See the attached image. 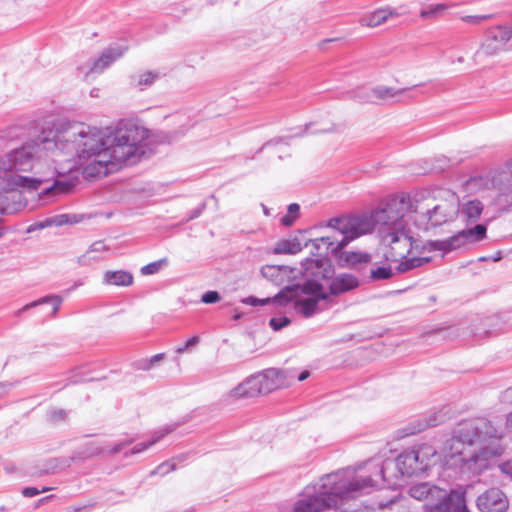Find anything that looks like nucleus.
Masks as SVG:
<instances>
[{
    "label": "nucleus",
    "instance_id": "1",
    "mask_svg": "<svg viewBox=\"0 0 512 512\" xmlns=\"http://www.w3.org/2000/svg\"><path fill=\"white\" fill-rule=\"evenodd\" d=\"M503 431L487 419L463 422L454 429L438 454L429 444L403 451L396 459L371 458L354 467V492H368L383 480L397 487L400 477L424 472L441 461L448 468L467 476H479L503 455Z\"/></svg>",
    "mask_w": 512,
    "mask_h": 512
},
{
    "label": "nucleus",
    "instance_id": "2",
    "mask_svg": "<svg viewBox=\"0 0 512 512\" xmlns=\"http://www.w3.org/2000/svg\"><path fill=\"white\" fill-rule=\"evenodd\" d=\"M106 133L95 126L83 123L61 124L54 130L43 131L36 138L0 154V193L25 189L37 190L45 178L29 177L28 172H38V165L48 152L76 158L85 178L108 175L105 166Z\"/></svg>",
    "mask_w": 512,
    "mask_h": 512
},
{
    "label": "nucleus",
    "instance_id": "3",
    "mask_svg": "<svg viewBox=\"0 0 512 512\" xmlns=\"http://www.w3.org/2000/svg\"><path fill=\"white\" fill-rule=\"evenodd\" d=\"M413 205L409 197H391L374 208L354 213V239L377 233L386 260L400 262L401 273L421 266L427 258L410 257L414 240L409 227V213Z\"/></svg>",
    "mask_w": 512,
    "mask_h": 512
},
{
    "label": "nucleus",
    "instance_id": "4",
    "mask_svg": "<svg viewBox=\"0 0 512 512\" xmlns=\"http://www.w3.org/2000/svg\"><path fill=\"white\" fill-rule=\"evenodd\" d=\"M352 471L349 469L325 475L306 487L291 512H351Z\"/></svg>",
    "mask_w": 512,
    "mask_h": 512
},
{
    "label": "nucleus",
    "instance_id": "5",
    "mask_svg": "<svg viewBox=\"0 0 512 512\" xmlns=\"http://www.w3.org/2000/svg\"><path fill=\"white\" fill-rule=\"evenodd\" d=\"M150 130L137 119H122L106 132L105 166L108 174L138 163L146 153Z\"/></svg>",
    "mask_w": 512,
    "mask_h": 512
},
{
    "label": "nucleus",
    "instance_id": "6",
    "mask_svg": "<svg viewBox=\"0 0 512 512\" xmlns=\"http://www.w3.org/2000/svg\"><path fill=\"white\" fill-rule=\"evenodd\" d=\"M415 223L420 229L442 225L459 213V198L451 190H436L431 197L415 199Z\"/></svg>",
    "mask_w": 512,
    "mask_h": 512
},
{
    "label": "nucleus",
    "instance_id": "7",
    "mask_svg": "<svg viewBox=\"0 0 512 512\" xmlns=\"http://www.w3.org/2000/svg\"><path fill=\"white\" fill-rule=\"evenodd\" d=\"M327 298L323 287L315 281H307L302 286L294 285L283 288L273 297V302L285 306L294 301L297 313L308 318L321 311L320 306Z\"/></svg>",
    "mask_w": 512,
    "mask_h": 512
},
{
    "label": "nucleus",
    "instance_id": "8",
    "mask_svg": "<svg viewBox=\"0 0 512 512\" xmlns=\"http://www.w3.org/2000/svg\"><path fill=\"white\" fill-rule=\"evenodd\" d=\"M352 240V229L342 231L334 229L330 235L316 238L311 241L313 247L322 254L324 249L326 252H331L339 265H349L352 261V252L346 251V246Z\"/></svg>",
    "mask_w": 512,
    "mask_h": 512
},
{
    "label": "nucleus",
    "instance_id": "9",
    "mask_svg": "<svg viewBox=\"0 0 512 512\" xmlns=\"http://www.w3.org/2000/svg\"><path fill=\"white\" fill-rule=\"evenodd\" d=\"M486 237V226L478 224L473 228L465 229L447 240L437 241L434 247L439 250L451 251L479 242Z\"/></svg>",
    "mask_w": 512,
    "mask_h": 512
},
{
    "label": "nucleus",
    "instance_id": "10",
    "mask_svg": "<svg viewBox=\"0 0 512 512\" xmlns=\"http://www.w3.org/2000/svg\"><path fill=\"white\" fill-rule=\"evenodd\" d=\"M512 38V26H496L490 28L481 44V51L487 56H495L506 50Z\"/></svg>",
    "mask_w": 512,
    "mask_h": 512
},
{
    "label": "nucleus",
    "instance_id": "11",
    "mask_svg": "<svg viewBox=\"0 0 512 512\" xmlns=\"http://www.w3.org/2000/svg\"><path fill=\"white\" fill-rule=\"evenodd\" d=\"M409 90V88H396L386 85H378L366 95L362 89H357L356 97L365 102L394 103Z\"/></svg>",
    "mask_w": 512,
    "mask_h": 512
},
{
    "label": "nucleus",
    "instance_id": "12",
    "mask_svg": "<svg viewBox=\"0 0 512 512\" xmlns=\"http://www.w3.org/2000/svg\"><path fill=\"white\" fill-rule=\"evenodd\" d=\"M476 505L482 512H505L509 507V501L502 490L490 488L478 496Z\"/></svg>",
    "mask_w": 512,
    "mask_h": 512
},
{
    "label": "nucleus",
    "instance_id": "13",
    "mask_svg": "<svg viewBox=\"0 0 512 512\" xmlns=\"http://www.w3.org/2000/svg\"><path fill=\"white\" fill-rule=\"evenodd\" d=\"M431 512H470L466 506L464 494L458 491L447 493L442 489L440 496H437Z\"/></svg>",
    "mask_w": 512,
    "mask_h": 512
},
{
    "label": "nucleus",
    "instance_id": "14",
    "mask_svg": "<svg viewBox=\"0 0 512 512\" xmlns=\"http://www.w3.org/2000/svg\"><path fill=\"white\" fill-rule=\"evenodd\" d=\"M257 378L261 384V390L263 394L269 393L273 390L289 386L291 384V376L288 379L286 372L283 370L270 368L257 374Z\"/></svg>",
    "mask_w": 512,
    "mask_h": 512
},
{
    "label": "nucleus",
    "instance_id": "15",
    "mask_svg": "<svg viewBox=\"0 0 512 512\" xmlns=\"http://www.w3.org/2000/svg\"><path fill=\"white\" fill-rule=\"evenodd\" d=\"M401 14L396 8L384 6L365 13L359 19V25L368 28H377L389 20L399 17Z\"/></svg>",
    "mask_w": 512,
    "mask_h": 512
},
{
    "label": "nucleus",
    "instance_id": "16",
    "mask_svg": "<svg viewBox=\"0 0 512 512\" xmlns=\"http://www.w3.org/2000/svg\"><path fill=\"white\" fill-rule=\"evenodd\" d=\"M127 50L128 46L126 45H115L108 47L96 60L91 63L88 71L86 72V76H88L90 73H102L113 62L122 57Z\"/></svg>",
    "mask_w": 512,
    "mask_h": 512
},
{
    "label": "nucleus",
    "instance_id": "17",
    "mask_svg": "<svg viewBox=\"0 0 512 512\" xmlns=\"http://www.w3.org/2000/svg\"><path fill=\"white\" fill-rule=\"evenodd\" d=\"M442 489L427 482L417 483L409 488V495L418 500L423 501L426 512H431L432 506L440 496Z\"/></svg>",
    "mask_w": 512,
    "mask_h": 512
},
{
    "label": "nucleus",
    "instance_id": "18",
    "mask_svg": "<svg viewBox=\"0 0 512 512\" xmlns=\"http://www.w3.org/2000/svg\"><path fill=\"white\" fill-rule=\"evenodd\" d=\"M263 394L261 384L256 375L246 378L238 386L230 391V396L236 399L255 397Z\"/></svg>",
    "mask_w": 512,
    "mask_h": 512
},
{
    "label": "nucleus",
    "instance_id": "19",
    "mask_svg": "<svg viewBox=\"0 0 512 512\" xmlns=\"http://www.w3.org/2000/svg\"><path fill=\"white\" fill-rule=\"evenodd\" d=\"M133 275L126 270H107L103 273L102 283L107 286L128 287L133 284Z\"/></svg>",
    "mask_w": 512,
    "mask_h": 512
},
{
    "label": "nucleus",
    "instance_id": "20",
    "mask_svg": "<svg viewBox=\"0 0 512 512\" xmlns=\"http://www.w3.org/2000/svg\"><path fill=\"white\" fill-rule=\"evenodd\" d=\"M392 276H393V272L390 267L372 268L367 273L360 272L359 278H356L354 276V288H356L360 283H363V282L389 279Z\"/></svg>",
    "mask_w": 512,
    "mask_h": 512
},
{
    "label": "nucleus",
    "instance_id": "21",
    "mask_svg": "<svg viewBox=\"0 0 512 512\" xmlns=\"http://www.w3.org/2000/svg\"><path fill=\"white\" fill-rule=\"evenodd\" d=\"M302 250V245L297 238L282 239L273 248L274 254H297Z\"/></svg>",
    "mask_w": 512,
    "mask_h": 512
},
{
    "label": "nucleus",
    "instance_id": "22",
    "mask_svg": "<svg viewBox=\"0 0 512 512\" xmlns=\"http://www.w3.org/2000/svg\"><path fill=\"white\" fill-rule=\"evenodd\" d=\"M106 250L107 247L103 241H95L90 245L88 250L82 256L79 257L78 262L81 265H87L92 260H99L101 259L100 254H102Z\"/></svg>",
    "mask_w": 512,
    "mask_h": 512
},
{
    "label": "nucleus",
    "instance_id": "23",
    "mask_svg": "<svg viewBox=\"0 0 512 512\" xmlns=\"http://www.w3.org/2000/svg\"><path fill=\"white\" fill-rule=\"evenodd\" d=\"M483 211V205L478 200H470L463 204L461 213L467 221H476Z\"/></svg>",
    "mask_w": 512,
    "mask_h": 512
},
{
    "label": "nucleus",
    "instance_id": "24",
    "mask_svg": "<svg viewBox=\"0 0 512 512\" xmlns=\"http://www.w3.org/2000/svg\"><path fill=\"white\" fill-rule=\"evenodd\" d=\"M46 303H50L52 304L53 306V310H52V316H55L61 306V303H62V298L58 295H48V296H45L43 298H40L36 301H33L31 303H28L26 304L23 308H22V311H26L30 308H34L36 306H39V305H42V304H46Z\"/></svg>",
    "mask_w": 512,
    "mask_h": 512
},
{
    "label": "nucleus",
    "instance_id": "25",
    "mask_svg": "<svg viewBox=\"0 0 512 512\" xmlns=\"http://www.w3.org/2000/svg\"><path fill=\"white\" fill-rule=\"evenodd\" d=\"M160 78V73L157 71H144L133 76V82L135 86L143 90L146 87L151 86L156 80Z\"/></svg>",
    "mask_w": 512,
    "mask_h": 512
},
{
    "label": "nucleus",
    "instance_id": "26",
    "mask_svg": "<svg viewBox=\"0 0 512 512\" xmlns=\"http://www.w3.org/2000/svg\"><path fill=\"white\" fill-rule=\"evenodd\" d=\"M352 289V276L348 274L337 276L330 284L332 294H339Z\"/></svg>",
    "mask_w": 512,
    "mask_h": 512
},
{
    "label": "nucleus",
    "instance_id": "27",
    "mask_svg": "<svg viewBox=\"0 0 512 512\" xmlns=\"http://www.w3.org/2000/svg\"><path fill=\"white\" fill-rule=\"evenodd\" d=\"M170 430L160 431L156 432L153 438L147 442L138 443L131 449V454H138L146 449H148L150 446L154 445L156 442H158L161 438L165 436V434H168Z\"/></svg>",
    "mask_w": 512,
    "mask_h": 512
},
{
    "label": "nucleus",
    "instance_id": "28",
    "mask_svg": "<svg viewBox=\"0 0 512 512\" xmlns=\"http://www.w3.org/2000/svg\"><path fill=\"white\" fill-rule=\"evenodd\" d=\"M300 206L297 203L288 205L287 213L281 218V224L284 226H291L299 217Z\"/></svg>",
    "mask_w": 512,
    "mask_h": 512
},
{
    "label": "nucleus",
    "instance_id": "29",
    "mask_svg": "<svg viewBox=\"0 0 512 512\" xmlns=\"http://www.w3.org/2000/svg\"><path fill=\"white\" fill-rule=\"evenodd\" d=\"M261 274L266 279L277 283L279 278L281 277L282 270L279 266L266 265V266L262 267Z\"/></svg>",
    "mask_w": 512,
    "mask_h": 512
},
{
    "label": "nucleus",
    "instance_id": "30",
    "mask_svg": "<svg viewBox=\"0 0 512 512\" xmlns=\"http://www.w3.org/2000/svg\"><path fill=\"white\" fill-rule=\"evenodd\" d=\"M167 263V259L164 258V259H160L158 261H155V262H151L145 266H143L141 268V273L143 275H152V274H155L157 273L163 265H165Z\"/></svg>",
    "mask_w": 512,
    "mask_h": 512
},
{
    "label": "nucleus",
    "instance_id": "31",
    "mask_svg": "<svg viewBox=\"0 0 512 512\" xmlns=\"http://www.w3.org/2000/svg\"><path fill=\"white\" fill-rule=\"evenodd\" d=\"M72 185L69 182L55 180L54 184L47 188L45 194L56 192V193H66L71 189Z\"/></svg>",
    "mask_w": 512,
    "mask_h": 512
},
{
    "label": "nucleus",
    "instance_id": "32",
    "mask_svg": "<svg viewBox=\"0 0 512 512\" xmlns=\"http://www.w3.org/2000/svg\"><path fill=\"white\" fill-rule=\"evenodd\" d=\"M446 9H447V6L445 4L432 5L426 10H421L420 17L421 18L435 17L439 12H442Z\"/></svg>",
    "mask_w": 512,
    "mask_h": 512
},
{
    "label": "nucleus",
    "instance_id": "33",
    "mask_svg": "<svg viewBox=\"0 0 512 512\" xmlns=\"http://www.w3.org/2000/svg\"><path fill=\"white\" fill-rule=\"evenodd\" d=\"M371 262V255L365 252H354V272L360 271L359 266Z\"/></svg>",
    "mask_w": 512,
    "mask_h": 512
},
{
    "label": "nucleus",
    "instance_id": "34",
    "mask_svg": "<svg viewBox=\"0 0 512 512\" xmlns=\"http://www.w3.org/2000/svg\"><path fill=\"white\" fill-rule=\"evenodd\" d=\"M490 17V15H466L461 17V20L468 24L480 25L482 22L490 19Z\"/></svg>",
    "mask_w": 512,
    "mask_h": 512
},
{
    "label": "nucleus",
    "instance_id": "35",
    "mask_svg": "<svg viewBox=\"0 0 512 512\" xmlns=\"http://www.w3.org/2000/svg\"><path fill=\"white\" fill-rule=\"evenodd\" d=\"M271 328L275 331L282 329L283 327L290 324V319L287 317L283 318H271L269 321Z\"/></svg>",
    "mask_w": 512,
    "mask_h": 512
},
{
    "label": "nucleus",
    "instance_id": "36",
    "mask_svg": "<svg viewBox=\"0 0 512 512\" xmlns=\"http://www.w3.org/2000/svg\"><path fill=\"white\" fill-rule=\"evenodd\" d=\"M173 470H175V464L173 462H164V463L160 464L155 469V471L152 472V474H158V475L164 476Z\"/></svg>",
    "mask_w": 512,
    "mask_h": 512
},
{
    "label": "nucleus",
    "instance_id": "37",
    "mask_svg": "<svg viewBox=\"0 0 512 512\" xmlns=\"http://www.w3.org/2000/svg\"><path fill=\"white\" fill-rule=\"evenodd\" d=\"M199 337L198 336H193L192 338H190L187 342H185L183 345H180L176 348V352L178 354H182L184 353L186 350H188L190 347H193L195 345L198 344L199 342Z\"/></svg>",
    "mask_w": 512,
    "mask_h": 512
},
{
    "label": "nucleus",
    "instance_id": "38",
    "mask_svg": "<svg viewBox=\"0 0 512 512\" xmlns=\"http://www.w3.org/2000/svg\"><path fill=\"white\" fill-rule=\"evenodd\" d=\"M201 300L206 304L216 303L220 300V295L216 291H208L203 294Z\"/></svg>",
    "mask_w": 512,
    "mask_h": 512
},
{
    "label": "nucleus",
    "instance_id": "39",
    "mask_svg": "<svg viewBox=\"0 0 512 512\" xmlns=\"http://www.w3.org/2000/svg\"><path fill=\"white\" fill-rule=\"evenodd\" d=\"M48 417L54 422L62 421L66 418V412L62 409H53L48 413Z\"/></svg>",
    "mask_w": 512,
    "mask_h": 512
},
{
    "label": "nucleus",
    "instance_id": "40",
    "mask_svg": "<svg viewBox=\"0 0 512 512\" xmlns=\"http://www.w3.org/2000/svg\"><path fill=\"white\" fill-rule=\"evenodd\" d=\"M50 490V488L48 487H44L41 492H46ZM40 493V490H38L37 488L35 487H26L22 490V494L23 496L25 497H34L36 495H38Z\"/></svg>",
    "mask_w": 512,
    "mask_h": 512
},
{
    "label": "nucleus",
    "instance_id": "41",
    "mask_svg": "<svg viewBox=\"0 0 512 512\" xmlns=\"http://www.w3.org/2000/svg\"><path fill=\"white\" fill-rule=\"evenodd\" d=\"M270 301H273V298L272 299H270V298L258 299L255 297H249L244 302L251 304L253 306H256V305H265V304L269 303Z\"/></svg>",
    "mask_w": 512,
    "mask_h": 512
},
{
    "label": "nucleus",
    "instance_id": "42",
    "mask_svg": "<svg viewBox=\"0 0 512 512\" xmlns=\"http://www.w3.org/2000/svg\"><path fill=\"white\" fill-rule=\"evenodd\" d=\"M499 469L503 474L507 475L509 478L512 479V459L502 463L499 466Z\"/></svg>",
    "mask_w": 512,
    "mask_h": 512
},
{
    "label": "nucleus",
    "instance_id": "43",
    "mask_svg": "<svg viewBox=\"0 0 512 512\" xmlns=\"http://www.w3.org/2000/svg\"><path fill=\"white\" fill-rule=\"evenodd\" d=\"M64 223H67L66 215H61V216H59L56 219L47 220L45 226H49V225H52V224L62 225ZM42 227H44V225H42Z\"/></svg>",
    "mask_w": 512,
    "mask_h": 512
},
{
    "label": "nucleus",
    "instance_id": "44",
    "mask_svg": "<svg viewBox=\"0 0 512 512\" xmlns=\"http://www.w3.org/2000/svg\"><path fill=\"white\" fill-rule=\"evenodd\" d=\"M128 443L127 442H121V443H118L116 445H114L113 447H111L108 452L111 453V454H115V453H118L120 452L125 446H127Z\"/></svg>",
    "mask_w": 512,
    "mask_h": 512
},
{
    "label": "nucleus",
    "instance_id": "45",
    "mask_svg": "<svg viewBox=\"0 0 512 512\" xmlns=\"http://www.w3.org/2000/svg\"><path fill=\"white\" fill-rule=\"evenodd\" d=\"M164 357V354L160 353V354H156L154 355L151 359H150V366L154 365V363L162 360Z\"/></svg>",
    "mask_w": 512,
    "mask_h": 512
},
{
    "label": "nucleus",
    "instance_id": "46",
    "mask_svg": "<svg viewBox=\"0 0 512 512\" xmlns=\"http://www.w3.org/2000/svg\"><path fill=\"white\" fill-rule=\"evenodd\" d=\"M310 373L309 371L305 370V371H302L298 376H297V380L298 381H304L306 380L308 377H309Z\"/></svg>",
    "mask_w": 512,
    "mask_h": 512
},
{
    "label": "nucleus",
    "instance_id": "47",
    "mask_svg": "<svg viewBox=\"0 0 512 512\" xmlns=\"http://www.w3.org/2000/svg\"><path fill=\"white\" fill-rule=\"evenodd\" d=\"M507 426L512 429V412L507 415Z\"/></svg>",
    "mask_w": 512,
    "mask_h": 512
},
{
    "label": "nucleus",
    "instance_id": "48",
    "mask_svg": "<svg viewBox=\"0 0 512 512\" xmlns=\"http://www.w3.org/2000/svg\"><path fill=\"white\" fill-rule=\"evenodd\" d=\"M83 284H84L83 281H77L73 284V286L69 289V291H72V290L76 289L77 287L82 286Z\"/></svg>",
    "mask_w": 512,
    "mask_h": 512
},
{
    "label": "nucleus",
    "instance_id": "49",
    "mask_svg": "<svg viewBox=\"0 0 512 512\" xmlns=\"http://www.w3.org/2000/svg\"><path fill=\"white\" fill-rule=\"evenodd\" d=\"M67 162H68L67 170H68V171H70V170H72V169L74 168V164H75V162H74V161H72V159H70V158H69V159H67Z\"/></svg>",
    "mask_w": 512,
    "mask_h": 512
},
{
    "label": "nucleus",
    "instance_id": "50",
    "mask_svg": "<svg viewBox=\"0 0 512 512\" xmlns=\"http://www.w3.org/2000/svg\"><path fill=\"white\" fill-rule=\"evenodd\" d=\"M339 223H340V220H339V219H332V220H330V222H329L330 226H331V227H333V228H334L337 224H339Z\"/></svg>",
    "mask_w": 512,
    "mask_h": 512
},
{
    "label": "nucleus",
    "instance_id": "51",
    "mask_svg": "<svg viewBox=\"0 0 512 512\" xmlns=\"http://www.w3.org/2000/svg\"><path fill=\"white\" fill-rule=\"evenodd\" d=\"M511 394H512V389H507V390L504 392V397H509Z\"/></svg>",
    "mask_w": 512,
    "mask_h": 512
},
{
    "label": "nucleus",
    "instance_id": "52",
    "mask_svg": "<svg viewBox=\"0 0 512 512\" xmlns=\"http://www.w3.org/2000/svg\"><path fill=\"white\" fill-rule=\"evenodd\" d=\"M54 173H57V174H59V175H60V174H62V173H64V172H63V171H61L60 169H58L57 167H54V172H53L52 174H54Z\"/></svg>",
    "mask_w": 512,
    "mask_h": 512
},
{
    "label": "nucleus",
    "instance_id": "53",
    "mask_svg": "<svg viewBox=\"0 0 512 512\" xmlns=\"http://www.w3.org/2000/svg\"><path fill=\"white\" fill-rule=\"evenodd\" d=\"M456 62H458V63H463V62H464V57H462V56H461V57H458V58L456 59Z\"/></svg>",
    "mask_w": 512,
    "mask_h": 512
},
{
    "label": "nucleus",
    "instance_id": "54",
    "mask_svg": "<svg viewBox=\"0 0 512 512\" xmlns=\"http://www.w3.org/2000/svg\"><path fill=\"white\" fill-rule=\"evenodd\" d=\"M500 259V256H495L494 261H498Z\"/></svg>",
    "mask_w": 512,
    "mask_h": 512
},
{
    "label": "nucleus",
    "instance_id": "55",
    "mask_svg": "<svg viewBox=\"0 0 512 512\" xmlns=\"http://www.w3.org/2000/svg\"><path fill=\"white\" fill-rule=\"evenodd\" d=\"M330 41H331L330 39H327V40H325L323 43H328V42H330Z\"/></svg>",
    "mask_w": 512,
    "mask_h": 512
}]
</instances>
